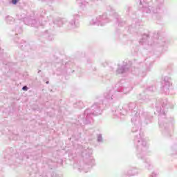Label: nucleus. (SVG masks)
<instances>
[{
	"label": "nucleus",
	"instance_id": "nucleus-2",
	"mask_svg": "<svg viewBox=\"0 0 177 177\" xmlns=\"http://www.w3.org/2000/svg\"><path fill=\"white\" fill-rule=\"evenodd\" d=\"M23 91H27V86H25L22 88Z\"/></svg>",
	"mask_w": 177,
	"mask_h": 177
},
{
	"label": "nucleus",
	"instance_id": "nucleus-1",
	"mask_svg": "<svg viewBox=\"0 0 177 177\" xmlns=\"http://www.w3.org/2000/svg\"><path fill=\"white\" fill-rule=\"evenodd\" d=\"M19 0H12V3H13V5H16V3H17V1H18Z\"/></svg>",
	"mask_w": 177,
	"mask_h": 177
}]
</instances>
